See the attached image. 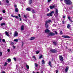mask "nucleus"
I'll use <instances>...</instances> for the list:
<instances>
[{
    "instance_id": "obj_1",
    "label": "nucleus",
    "mask_w": 73,
    "mask_h": 73,
    "mask_svg": "<svg viewBox=\"0 0 73 73\" xmlns=\"http://www.w3.org/2000/svg\"><path fill=\"white\" fill-rule=\"evenodd\" d=\"M64 2L66 5H71L72 4V1L70 0H64Z\"/></svg>"
},
{
    "instance_id": "obj_2",
    "label": "nucleus",
    "mask_w": 73,
    "mask_h": 73,
    "mask_svg": "<svg viewBox=\"0 0 73 73\" xmlns=\"http://www.w3.org/2000/svg\"><path fill=\"white\" fill-rule=\"evenodd\" d=\"M50 22H51V20H50L46 21L45 23V26L46 29H48V28H49V26L48 25V23H50Z\"/></svg>"
},
{
    "instance_id": "obj_3",
    "label": "nucleus",
    "mask_w": 73,
    "mask_h": 73,
    "mask_svg": "<svg viewBox=\"0 0 73 73\" xmlns=\"http://www.w3.org/2000/svg\"><path fill=\"white\" fill-rule=\"evenodd\" d=\"M60 61H61V62L62 63V64H64V62L63 61V57L62 56H60Z\"/></svg>"
},
{
    "instance_id": "obj_4",
    "label": "nucleus",
    "mask_w": 73,
    "mask_h": 73,
    "mask_svg": "<svg viewBox=\"0 0 73 73\" xmlns=\"http://www.w3.org/2000/svg\"><path fill=\"white\" fill-rule=\"evenodd\" d=\"M14 37H17V36H19V35L18 34V33H17V31H15V32L14 33Z\"/></svg>"
},
{
    "instance_id": "obj_5",
    "label": "nucleus",
    "mask_w": 73,
    "mask_h": 73,
    "mask_svg": "<svg viewBox=\"0 0 73 73\" xmlns=\"http://www.w3.org/2000/svg\"><path fill=\"white\" fill-rule=\"evenodd\" d=\"M62 37H64V38H70V37L68 35H63Z\"/></svg>"
},
{
    "instance_id": "obj_6",
    "label": "nucleus",
    "mask_w": 73,
    "mask_h": 73,
    "mask_svg": "<svg viewBox=\"0 0 73 73\" xmlns=\"http://www.w3.org/2000/svg\"><path fill=\"white\" fill-rule=\"evenodd\" d=\"M50 52L52 53H56L57 52V50L54 49H51L50 50Z\"/></svg>"
},
{
    "instance_id": "obj_7",
    "label": "nucleus",
    "mask_w": 73,
    "mask_h": 73,
    "mask_svg": "<svg viewBox=\"0 0 73 73\" xmlns=\"http://www.w3.org/2000/svg\"><path fill=\"white\" fill-rule=\"evenodd\" d=\"M48 36H54L55 35V34L53 33H50L48 34Z\"/></svg>"
},
{
    "instance_id": "obj_8",
    "label": "nucleus",
    "mask_w": 73,
    "mask_h": 73,
    "mask_svg": "<svg viewBox=\"0 0 73 73\" xmlns=\"http://www.w3.org/2000/svg\"><path fill=\"white\" fill-rule=\"evenodd\" d=\"M24 26L22 25L21 27V31H24Z\"/></svg>"
},
{
    "instance_id": "obj_9",
    "label": "nucleus",
    "mask_w": 73,
    "mask_h": 73,
    "mask_svg": "<svg viewBox=\"0 0 73 73\" xmlns=\"http://www.w3.org/2000/svg\"><path fill=\"white\" fill-rule=\"evenodd\" d=\"M69 68V67L67 66L66 67V68L65 69V72L66 73H67L68 72V68Z\"/></svg>"
},
{
    "instance_id": "obj_10",
    "label": "nucleus",
    "mask_w": 73,
    "mask_h": 73,
    "mask_svg": "<svg viewBox=\"0 0 73 73\" xmlns=\"http://www.w3.org/2000/svg\"><path fill=\"white\" fill-rule=\"evenodd\" d=\"M46 16H48V17H49V16L52 17V15L51 14V13H50L47 14Z\"/></svg>"
},
{
    "instance_id": "obj_11",
    "label": "nucleus",
    "mask_w": 73,
    "mask_h": 73,
    "mask_svg": "<svg viewBox=\"0 0 73 73\" xmlns=\"http://www.w3.org/2000/svg\"><path fill=\"white\" fill-rule=\"evenodd\" d=\"M5 35L6 36H8L9 37V32H7V31H5Z\"/></svg>"
},
{
    "instance_id": "obj_12",
    "label": "nucleus",
    "mask_w": 73,
    "mask_h": 73,
    "mask_svg": "<svg viewBox=\"0 0 73 73\" xmlns=\"http://www.w3.org/2000/svg\"><path fill=\"white\" fill-rule=\"evenodd\" d=\"M49 7L50 9H53V8H55V6H54V5H53L52 6H50Z\"/></svg>"
},
{
    "instance_id": "obj_13",
    "label": "nucleus",
    "mask_w": 73,
    "mask_h": 73,
    "mask_svg": "<svg viewBox=\"0 0 73 73\" xmlns=\"http://www.w3.org/2000/svg\"><path fill=\"white\" fill-rule=\"evenodd\" d=\"M55 14H56V16H58V10L57 9H56V11H55Z\"/></svg>"
},
{
    "instance_id": "obj_14",
    "label": "nucleus",
    "mask_w": 73,
    "mask_h": 73,
    "mask_svg": "<svg viewBox=\"0 0 73 73\" xmlns=\"http://www.w3.org/2000/svg\"><path fill=\"white\" fill-rule=\"evenodd\" d=\"M15 12H19V9L17 8H16L15 9Z\"/></svg>"
},
{
    "instance_id": "obj_15",
    "label": "nucleus",
    "mask_w": 73,
    "mask_h": 73,
    "mask_svg": "<svg viewBox=\"0 0 73 73\" xmlns=\"http://www.w3.org/2000/svg\"><path fill=\"white\" fill-rule=\"evenodd\" d=\"M45 33H48V32H49L50 31L49 30L47 29L45 30Z\"/></svg>"
},
{
    "instance_id": "obj_16",
    "label": "nucleus",
    "mask_w": 73,
    "mask_h": 73,
    "mask_svg": "<svg viewBox=\"0 0 73 73\" xmlns=\"http://www.w3.org/2000/svg\"><path fill=\"white\" fill-rule=\"evenodd\" d=\"M32 0H29V4H32Z\"/></svg>"
},
{
    "instance_id": "obj_17",
    "label": "nucleus",
    "mask_w": 73,
    "mask_h": 73,
    "mask_svg": "<svg viewBox=\"0 0 73 73\" xmlns=\"http://www.w3.org/2000/svg\"><path fill=\"white\" fill-rule=\"evenodd\" d=\"M48 64L50 67H52V65H51V62L50 61H49L48 62Z\"/></svg>"
},
{
    "instance_id": "obj_18",
    "label": "nucleus",
    "mask_w": 73,
    "mask_h": 73,
    "mask_svg": "<svg viewBox=\"0 0 73 73\" xmlns=\"http://www.w3.org/2000/svg\"><path fill=\"white\" fill-rule=\"evenodd\" d=\"M26 10L28 11H31V8H27L26 9Z\"/></svg>"
},
{
    "instance_id": "obj_19",
    "label": "nucleus",
    "mask_w": 73,
    "mask_h": 73,
    "mask_svg": "<svg viewBox=\"0 0 73 73\" xmlns=\"http://www.w3.org/2000/svg\"><path fill=\"white\" fill-rule=\"evenodd\" d=\"M70 27V25L69 24H68L67 26V28L68 29H69Z\"/></svg>"
},
{
    "instance_id": "obj_20",
    "label": "nucleus",
    "mask_w": 73,
    "mask_h": 73,
    "mask_svg": "<svg viewBox=\"0 0 73 73\" xmlns=\"http://www.w3.org/2000/svg\"><path fill=\"white\" fill-rule=\"evenodd\" d=\"M32 13H36L35 10L34 9L32 10Z\"/></svg>"
},
{
    "instance_id": "obj_21",
    "label": "nucleus",
    "mask_w": 73,
    "mask_h": 73,
    "mask_svg": "<svg viewBox=\"0 0 73 73\" xmlns=\"http://www.w3.org/2000/svg\"><path fill=\"white\" fill-rule=\"evenodd\" d=\"M5 25V23H2L1 24V26H3V25Z\"/></svg>"
},
{
    "instance_id": "obj_22",
    "label": "nucleus",
    "mask_w": 73,
    "mask_h": 73,
    "mask_svg": "<svg viewBox=\"0 0 73 73\" xmlns=\"http://www.w3.org/2000/svg\"><path fill=\"white\" fill-rule=\"evenodd\" d=\"M35 39V37H32L30 39V40H34Z\"/></svg>"
},
{
    "instance_id": "obj_23",
    "label": "nucleus",
    "mask_w": 73,
    "mask_h": 73,
    "mask_svg": "<svg viewBox=\"0 0 73 73\" xmlns=\"http://www.w3.org/2000/svg\"><path fill=\"white\" fill-rule=\"evenodd\" d=\"M26 67H27V69H28L29 68V66L28 65V64H27L26 65Z\"/></svg>"
},
{
    "instance_id": "obj_24",
    "label": "nucleus",
    "mask_w": 73,
    "mask_h": 73,
    "mask_svg": "<svg viewBox=\"0 0 73 73\" xmlns=\"http://www.w3.org/2000/svg\"><path fill=\"white\" fill-rule=\"evenodd\" d=\"M35 65V67H37V66H38V64H37L35 63L34 64Z\"/></svg>"
},
{
    "instance_id": "obj_25",
    "label": "nucleus",
    "mask_w": 73,
    "mask_h": 73,
    "mask_svg": "<svg viewBox=\"0 0 73 73\" xmlns=\"http://www.w3.org/2000/svg\"><path fill=\"white\" fill-rule=\"evenodd\" d=\"M42 64H45V61L44 60H42Z\"/></svg>"
},
{
    "instance_id": "obj_26",
    "label": "nucleus",
    "mask_w": 73,
    "mask_h": 73,
    "mask_svg": "<svg viewBox=\"0 0 73 73\" xmlns=\"http://www.w3.org/2000/svg\"><path fill=\"white\" fill-rule=\"evenodd\" d=\"M7 61L8 62H11V59L10 58L7 59Z\"/></svg>"
},
{
    "instance_id": "obj_27",
    "label": "nucleus",
    "mask_w": 73,
    "mask_h": 73,
    "mask_svg": "<svg viewBox=\"0 0 73 73\" xmlns=\"http://www.w3.org/2000/svg\"><path fill=\"white\" fill-rule=\"evenodd\" d=\"M50 13L51 14V15H52L53 14V13H54V11H52Z\"/></svg>"
},
{
    "instance_id": "obj_28",
    "label": "nucleus",
    "mask_w": 73,
    "mask_h": 73,
    "mask_svg": "<svg viewBox=\"0 0 73 73\" xmlns=\"http://www.w3.org/2000/svg\"><path fill=\"white\" fill-rule=\"evenodd\" d=\"M53 44H54V45H57V42H53Z\"/></svg>"
},
{
    "instance_id": "obj_29",
    "label": "nucleus",
    "mask_w": 73,
    "mask_h": 73,
    "mask_svg": "<svg viewBox=\"0 0 73 73\" xmlns=\"http://www.w3.org/2000/svg\"><path fill=\"white\" fill-rule=\"evenodd\" d=\"M16 19H18L19 18V17L17 16H15V17Z\"/></svg>"
},
{
    "instance_id": "obj_30",
    "label": "nucleus",
    "mask_w": 73,
    "mask_h": 73,
    "mask_svg": "<svg viewBox=\"0 0 73 73\" xmlns=\"http://www.w3.org/2000/svg\"><path fill=\"white\" fill-rule=\"evenodd\" d=\"M68 19L69 20H70V16H68Z\"/></svg>"
},
{
    "instance_id": "obj_31",
    "label": "nucleus",
    "mask_w": 73,
    "mask_h": 73,
    "mask_svg": "<svg viewBox=\"0 0 73 73\" xmlns=\"http://www.w3.org/2000/svg\"><path fill=\"white\" fill-rule=\"evenodd\" d=\"M2 12L3 13H5V11L4 10H3Z\"/></svg>"
},
{
    "instance_id": "obj_32",
    "label": "nucleus",
    "mask_w": 73,
    "mask_h": 73,
    "mask_svg": "<svg viewBox=\"0 0 73 73\" xmlns=\"http://www.w3.org/2000/svg\"><path fill=\"white\" fill-rule=\"evenodd\" d=\"M14 41H16V42H18V40L17 39H15Z\"/></svg>"
},
{
    "instance_id": "obj_33",
    "label": "nucleus",
    "mask_w": 73,
    "mask_h": 73,
    "mask_svg": "<svg viewBox=\"0 0 73 73\" xmlns=\"http://www.w3.org/2000/svg\"><path fill=\"white\" fill-rule=\"evenodd\" d=\"M33 58H34V60H36V57H35V56H33Z\"/></svg>"
},
{
    "instance_id": "obj_34",
    "label": "nucleus",
    "mask_w": 73,
    "mask_h": 73,
    "mask_svg": "<svg viewBox=\"0 0 73 73\" xmlns=\"http://www.w3.org/2000/svg\"><path fill=\"white\" fill-rule=\"evenodd\" d=\"M42 57V55H40L39 57V58H41Z\"/></svg>"
},
{
    "instance_id": "obj_35",
    "label": "nucleus",
    "mask_w": 73,
    "mask_h": 73,
    "mask_svg": "<svg viewBox=\"0 0 73 73\" xmlns=\"http://www.w3.org/2000/svg\"><path fill=\"white\" fill-rule=\"evenodd\" d=\"M60 35H62V31H60Z\"/></svg>"
},
{
    "instance_id": "obj_36",
    "label": "nucleus",
    "mask_w": 73,
    "mask_h": 73,
    "mask_svg": "<svg viewBox=\"0 0 73 73\" xmlns=\"http://www.w3.org/2000/svg\"><path fill=\"white\" fill-rule=\"evenodd\" d=\"M62 23H63V24H65V22L64 21H62Z\"/></svg>"
},
{
    "instance_id": "obj_37",
    "label": "nucleus",
    "mask_w": 73,
    "mask_h": 73,
    "mask_svg": "<svg viewBox=\"0 0 73 73\" xmlns=\"http://www.w3.org/2000/svg\"><path fill=\"white\" fill-rule=\"evenodd\" d=\"M7 64H8V63H7L6 62H5V64L4 66H6Z\"/></svg>"
},
{
    "instance_id": "obj_38",
    "label": "nucleus",
    "mask_w": 73,
    "mask_h": 73,
    "mask_svg": "<svg viewBox=\"0 0 73 73\" xmlns=\"http://www.w3.org/2000/svg\"><path fill=\"white\" fill-rule=\"evenodd\" d=\"M23 45H24V43L23 42H22V44L21 45L22 47H23Z\"/></svg>"
},
{
    "instance_id": "obj_39",
    "label": "nucleus",
    "mask_w": 73,
    "mask_h": 73,
    "mask_svg": "<svg viewBox=\"0 0 73 73\" xmlns=\"http://www.w3.org/2000/svg\"><path fill=\"white\" fill-rule=\"evenodd\" d=\"M33 17L34 19H36L35 18V17H36V16L35 15H33Z\"/></svg>"
},
{
    "instance_id": "obj_40",
    "label": "nucleus",
    "mask_w": 73,
    "mask_h": 73,
    "mask_svg": "<svg viewBox=\"0 0 73 73\" xmlns=\"http://www.w3.org/2000/svg\"><path fill=\"white\" fill-rule=\"evenodd\" d=\"M23 16L24 17H25V18H27V16H26V15H24Z\"/></svg>"
},
{
    "instance_id": "obj_41",
    "label": "nucleus",
    "mask_w": 73,
    "mask_h": 73,
    "mask_svg": "<svg viewBox=\"0 0 73 73\" xmlns=\"http://www.w3.org/2000/svg\"><path fill=\"white\" fill-rule=\"evenodd\" d=\"M2 55V52H0V56H1Z\"/></svg>"
},
{
    "instance_id": "obj_42",
    "label": "nucleus",
    "mask_w": 73,
    "mask_h": 73,
    "mask_svg": "<svg viewBox=\"0 0 73 73\" xmlns=\"http://www.w3.org/2000/svg\"><path fill=\"white\" fill-rule=\"evenodd\" d=\"M39 52H40V51H36V54H38V53H39Z\"/></svg>"
},
{
    "instance_id": "obj_43",
    "label": "nucleus",
    "mask_w": 73,
    "mask_h": 73,
    "mask_svg": "<svg viewBox=\"0 0 73 73\" xmlns=\"http://www.w3.org/2000/svg\"><path fill=\"white\" fill-rule=\"evenodd\" d=\"M11 17H15V16H13V15H11Z\"/></svg>"
},
{
    "instance_id": "obj_44",
    "label": "nucleus",
    "mask_w": 73,
    "mask_h": 73,
    "mask_svg": "<svg viewBox=\"0 0 73 73\" xmlns=\"http://www.w3.org/2000/svg\"><path fill=\"white\" fill-rule=\"evenodd\" d=\"M2 41H3V42H5V39H3V40H2Z\"/></svg>"
},
{
    "instance_id": "obj_45",
    "label": "nucleus",
    "mask_w": 73,
    "mask_h": 73,
    "mask_svg": "<svg viewBox=\"0 0 73 73\" xmlns=\"http://www.w3.org/2000/svg\"><path fill=\"white\" fill-rule=\"evenodd\" d=\"M14 7H15V8H17V5H14Z\"/></svg>"
},
{
    "instance_id": "obj_46",
    "label": "nucleus",
    "mask_w": 73,
    "mask_h": 73,
    "mask_svg": "<svg viewBox=\"0 0 73 73\" xmlns=\"http://www.w3.org/2000/svg\"><path fill=\"white\" fill-rule=\"evenodd\" d=\"M13 59H14V61H16V58H13Z\"/></svg>"
},
{
    "instance_id": "obj_47",
    "label": "nucleus",
    "mask_w": 73,
    "mask_h": 73,
    "mask_svg": "<svg viewBox=\"0 0 73 73\" xmlns=\"http://www.w3.org/2000/svg\"><path fill=\"white\" fill-rule=\"evenodd\" d=\"M23 21H26L27 22V19H24Z\"/></svg>"
},
{
    "instance_id": "obj_48",
    "label": "nucleus",
    "mask_w": 73,
    "mask_h": 73,
    "mask_svg": "<svg viewBox=\"0 0 73 73\" xmlns=\"http://www.w3.org/2000/svg\"><path fill=\"white\" fill-rule=\"evenodd\" d=\"M11 45H13V44H14V43H13V42H12L11 43Z\"/></svg>"
},
{
    "instance_id": "obj_49",
    "label": "nucleus",
    "mask_w": 73,
    "mask_h": 73,
    "mask_svg": "<svg viewBox=\"0 0 73 73\" xmlns=\"http://www.w3.org/2000/svg\"><path fill=\"white\" fill-rule=\"evenodd\" d=\"M55 34H56V35H57V31H55Z\"/></svg>"
},
{
    "instance_id": "obj_50",
    "label": "nucleus",
    "mask_w": 73,
    "mask_h": 73,
    "mask_svg": "<svg viewBox=\"0 0 73 73\" xmlns=\"http://www.w3.org/2000/svg\"><path fill=\"white\" fill-rule=\"evenodd\" d=\"M18 16H19V18H20V17H21V16L20 15V14H19L18 15Z\"/></svg>"
},
{
    "instance_id": "obj_51",
    "label": "nucleus",
    "mask_w": 73,
    "mask_h": 73,
    "mask_svg": "<svg viewBox=\"0 0 73 73\" xmlns=\"http://www.w3.org/2000/svg\"><path fill=\"white\" fill-rule=\"evenodd\" d=\"M47 11H49V9L48 8H47Z\"/></svg>"
},
{
    "instance_id": "obj_52",
    "label": "nucleus",
    "mask_w": 73,
    "mask_h": 73,
    "mask_svg": "<svg viewBox=\"0 0 73 73\" xmlns=\"http://www.w3.org/2000/svg\"><path fill=\"white\" fill-rule=\"evenodd\" d=\"M6 3H9V1L7 0H6Z\"/></svg>"
},
{
    "instance_id": "obj_53",
    "label": "nucleus",
    "mask_w": 73,
    "mask_h": 73,
    "mask_svg": "<svg viewBox=\"0 0 73 73\" xmlns=\"http://www.w3.org/2000/svg\"><path fill=\"white\" fill-rule=\"evenodd\" d=\"M2 19H3V18L2 17H1L0 18V20H1Z\"/></svg>"
},
{
    "instance_id": "obj_54",
    "label": "nucleus",
    "mask_w": 73,
    "mask_h": 73,
    "mask_svg": "<svg viewBox=\"0 0 73 73\" xmlns=\"http://www.w3.org/2000/svg\"><path fill=\"white\" fill-rule=\"evenodd\" d=\"M13 49H15V46H13Z\"/></svg>"
},
{
    "instance_id": "obj_55",
    "label": "nucleus",
    "mask_w": 73,
    "mask_h": 73,
    "mask_svg": "<svg viewBox=\"0 0 73 73\" xmlns=\"http://www.w3.org/2000/svg\"><path fill=\"white\" fill-rule=\"evenodd\" d=\"M58 70H56V73H58Z\"/></svg>"
},
{
    "instance_id": "obj_56",
    "label": "nucleus",
    "mask_w": 73,
    "mask_h": 73,
    "mask_svg": "<svg viewBox=\"0 0 73 73\" xmlns=\"http://www.w3.org/2000/svg\"><path fill=\"white\" fill-rule=\"evenodd\" d=\"M66 17L65 16H63V18L64 19H65Z\"/></svg>"
},
{
    "instance_id": "obj_57",
    "label": "nucleus",
    "mask_w": 73,
    "mask_h": 73,
    "mask_svg": "<svg viewBox=\"0 0 73 73\" xmlns=\"http://www.w3.org/2000/svg\"><path fill=\"white\" fill-rule=\"evenodd\" d=\"M7 51L8 52H9V51H10V50L9 49H8L7 50Z\"/></svg>"
},
{
    "instance_id": "obj_58",
    "label": "nucleus",
    "mask_w": 73,
    "mask_h": 73,
    "mask_svg": "<svg viewBox=\"0 0 73 73\" xmlns=\"http://www.w3.org/2000/svg\"><path fill=\"white\" fill-rule=\"evenodd\" d=\"M69 21H70L71 23H72L73 22V21H72V20H71V19H70V20H69Z\"/></svg>"
},
{
    "instance_id": "obj_59",
    "label": "nucleus",
    "mask_w": 73,
    "mask_h": 73,
    "mask_svg": "<svg viewBox=\"0 0 73 73\" xmlns=\"http://www.w3.org/2000/svg\"><path fill=\"white\" fill-rule=\"evenodd\" d=\"M51 1V0H48V2H50Z\"/></svg>"
},
{
    "instance_id": "obj_60",
    "label": "nucleus",
    "mask_w": 73,
    "mask_h": 73,
    "mask_svg": "<svg viewBox=\"0 0 73 73\" xmlns=\"http://www.w3.org/2000/svg\"><path fill=\"white\" fill-rule=\"evenodd\" d=\"M43 73V71H41V73Z\"/></svg>"
},
{
    "instance_id": "obj_61",
    "label": "nucleus",
    "mask_w": 73,
    "mask_h": 73,
    "mask_svg": "<svg viewBox=\"0 0 73 73\" xmlns=\"http://www.w3.org/2000/svg\"><path fill=\"white\" fill-rule=\"evenodd\" d=\"M20 21H21V17L19 18Z\"/></svg>"
},
{
    "instance_id": "obj_62",
    "label": "nucleus",
    "mask_w": 73,
    "mask_h": 73,
    "mask_svg": "<svg viewBox=\"0 0 73 73\" xmlns=\"http://www.w3.org/2000/svg\"><path fill=\"white\" fill-rule=\"evenodd\" d=\"M1 38H0V42H1Z\"/></svg>"
},
{
    "instance_id": "obj_63",
    "label": "nucleus",
    "mask_w": 73,
    "mask_h": 73,
    "mask_svg": "<svg viewBox=\"0 0 73 73\" xmlns=\"http://www.w3.org/2000/svg\"><path fill=\"white\" fill-rule=\"evenodd\" d=\"M16 67L17 68V65H16Z\"/></svg>"
},
{
    "instance_id": "obj_64",
    "label": "nucleus",
    "mask_w": 73,
    "mask_h": 73,
    "mask_svg": "<svg viewBox=\"0 0 73 73\" xmlns=\"http://www.w3.org/2000/svg\"><path fill=\"white\" fill-rule=\"evenodd\" d=\"M2 73H5V72H3Z\"/></svg>"
}]
</instances>
